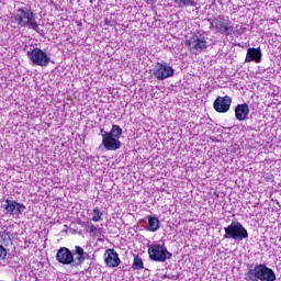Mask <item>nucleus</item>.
Returning a JSON list of instances; mask_svg holds the SVG:
<instances>
[{"label":"nucleus","mask_w":281,"mask_h":281,"mask_svg":"<svg viewBox=\"0 0 281 281\" xmlns=\"http://www.w3.org/2000/svg\"><path fill=\"white\" fill-rule=\"evenodd\" d=\"M173 3L178 5V8H186V7H191V8H196L198 3L194 0H173Z\"/></svg>","instance_id":"18"},{"label":"nucleus","mask_w":281,"mask_h":281,"mask_svg":"<svg viewBox=\"0 0 281 281\" xmlns=\"http://www.w3.org/2000/svg\"><path fill=\"white\" fill-rule=\"evenodd\" d=\"M147 254L149 256V260L154 262H166V260H170L172 258V254L168 251L166 245L164 244H150L148 245Z\"/></svg>","instance_id":"7"},{"label":"nucleus","mask_w":281,"mask_h":281,"mask_svg":"<svg viewBox=\"0 0 281 281\" xmlns=\"http://www.w3.org/2000/svg\"><path fill=\"white\" fill-rule=\"evenodd\" d=\"M104 262L106 267H110V269H115V267H120L122 260H120V255L117 251H115L113 248H110L104 252Z\"/></svg>","instance_id":"13"},{"label":"nucleus","mask_w":281,"mask_h":281,"mask_svg":"<svg viewBox=\"0 0 281 281\" xmlns=\"http://www.w3.org/2000/svg\"><path fill=\"white\" fill-rule=\"evenodd\" d=\"M85 229L88 234H98L101 228L95 227L92 223H88L86 224Z\"/></svg>","instance_id":"20"},{"label":"nucleus","mask_w":281,"mask_h":281,"mask_svg":"<svg viewBox=\"0 0 281 281\" xmlns=\"http://www.w3.org/2000/svg\"><path fill=\"white\" fill-rule=\"evenodd\" d=\"M153 76L156 80H168L175 76V68L168 63H156L153 68Z\"/></svg>","instance_id":"10"},{"label":"nucleus","mask_w":281,"mask_h":281,"mask_svg":"<svg viewBox=\"0 0 281 281\" xmlns=\"http://www.w3.org/2000/svg\"><path fill=\"white\" fill-rule=\"evenodd\" d=\"M26 56L32 65H37V67H48L49 63H52V57L38 47L27 50Z\"/></svg>","instance_id":"9"},{"label":"nucleus","mask_w":281,"mask_h":281,"mask_svg":"<svg viewBox=\"0 0 281 281\" xmlns=\"http://www.w3.org/2000/svg\"><path fill=\"white\" fill-rule=\"evenodd\" d=\"M211 30L216 34H224V36H232V32H234V24L229 22V18H225L220 15L210 20Z\"/></svg>","instance_id":"8"},{"label":"nucleus","mask_w":281,"mask_h":281,"mask_svg":"<svg viewBox=\"0 0 281 281\" xmlns=\"http://www.w3.org/2000/svg\"><path fill=\"white\" fill-rule=\"evenodd\" d=\"M100 132H101L102 142H104V133H109V132L104 131V128H101Z\"/></svg>","instance_id":"24"},{"label":"nucleus","mask_w":281,"mask_h":281,"mask_svg":"<svg viewBox=\"0 0 281 281\" xmlns=\"http://www.w3.org/2000/svg\"><path fill=\"white\" fill-rule=\"evenodd\" d=\"M11 23L18 25L19 27H27L41 34V27H38V22L36 21V15L34 11L29 8H19L11 14Z\"/></svg>","instance_id":"1"},{"label":"nucleus","mask_w":281,"mask_h":281,"mask_svg":"<svg viewBox=\"0 0 281 281\" xmlns=\"http://www.w3.org/2000/svg\"><path fill=\"white\" fill-rule=\"evenodd\" d=\"M235 117L239 122H245L249 117V105L247 103L238 104L235 108Z\"/></svg>","instance_id":"15"},{"label":"nucleus","mask_w":281,"mask_h":281,"mask_svg":"<svg viewBox=\"0 0 281 281\" xmlns=\"http://www.w3.org/2000/svg\"><path fill=\"white\" fill-rule=\"evenodd\" d=\"M245 63H262V50L260 48H248Z\"/></svg>","instance_id":"14"},{"label":"nucleus","mask_w":281,"mask_h":281,"mask_svg":"<svg viewBox=\"0 0 281 281\" xmlns=\"http://www.w3.org/2000/svg\"><path fill=\"white\" fill-rule=\"evenodd\" d=\"M247 281H276V272L265 263L256 265L246 272Z\"/></svg>","instance_id":"3"},{"label":"nucleus","mask_w":281,"mask_h":281,"mask_svg":"<svg viewBox=\"0 0 281 281\" xmlns=\"http://www.w3.org/2000/svg\"><path fill=\"white\" fill-rule=\"evenodd\" d=\"M1 238L3 239V240H10V233H8L7 231H4L3 233H2V235H1Z\"/></svg>","instance_id":"23"},{"label":"nucleus","mask_w":281,"mask_h":281,"mask_svg":"<svg viewBox=\"0 0 281 281\" xmlns=\"http://www.w3.org/2000/svg\"><path fill=\"white\" fill-rule=\"evenodd\" d=\"M225 234L223 238L227 240H235V243H240L245 238H249V232L240 222H232L228 226L224 227Z\"/></svg>","instance_id":"6"},{"label":"nucleus","mask_w":281,"mask_h":281,"mask_svg":"<svg viewBox=\"0 0 281 281\" xmlns=\"http://www.w3.org/2000/svg\"><path fill=\"white\" fill-rule=\"evenodd\" d=\"M184 44L188 50L195 56H199V54L207 49V38L201 32H195L187 37Z\"/></svg>","instance_id":"5"},{"label":"nucleus","mask_w":281,"mask_h":281,"mask_svg":"<svg viewBox=\"0 0 281 281\" xmlns=\"http://www.w3.org/2000/svg\"><path fill=\"white\" fill-rule=\"evenodd\" d=\"M7 257H8V250L5 249V247L0 245V260H5Z\"/></svg>","instance_id":"21"},{"label":"nucleus","mask_w":281,"mask_h":281,"mask_svg":"<svg viewBox=\"0 0 281 281\" xmlns=\"http://www.w3.org/2000/svg\"><path fill=\"white\" fill-rule=\"evenodd\" d=\"M213 106L217 113H227L232 106V97H217L213 103Z\"/></svg>","instance_id":"12"},{"label":"nucleus","mask_w":281,"mask_h":281,"mask_svg":"<svg viewBox=\"0 0 281 281\" xmlns=\"http://www.w3.org/2000/svg\"><path fill=\"white\" fill-rule=\"evenodd\" d=\"M122 133V127L113 124L111 131L103 134V140L99 148H102L103 146L106 150H120V148H122V142H120Z\"/></svg>","instance_id":"4"},{"label":"nucleus","mask_w":281,"mask_h":281,"mask_svg":"<svg viewBox=\"0 0 281 281\" xmlns=\"http://www.w3.org/2000/svg\"><path fill=\"white\" fill-rule=\"evenodd\" d=\"M3 210H5V214H9L10 216H15V218H19L22 213L25 212L26 207L25 205L7 199L4 203L2 204Z\"/></svg>","instance_id":"11"},{"label":"nucleus","mask_w":281,"mask_h":281,"mask_svg":"<svg viewBox=\"0 0 281 281\" xmlns=\"http://www.w3.org/2000/svg\"><path fill=\"white\" fill-rule=\"evenodd\" d=\"M88 254L80 246L75 247V254L69 248L61 247L57 250L56 260L60 265H70V267H80L87 260Z\"/></svg>","instance_id":"2"},{"label":"nucleus","mask_w":281,"mask_h":281,"mask_svg":"<svg viewBox=\"0 0 281 281\" xmlns=\"http://www.w3.org/2000/svg\"><path fill=\"white\" fill-rule=\"evenodd\" d=\"M233 32L236 36H240L245 33V29H243V26H240L239 29H238V26H236L235 31H233Z\"/></svg>","instance_id":"22"},{"label":"nucleus","mask_w":281,"mask_h":281,"mask_svg":"<svg viewBox=\"0 0 281 281\" xmlns=\"http://www.w3.org/2000/svg\"><path fill=\"white\" fill-rule=\"evenodd\" d=\"M132 269H134V271H142V269H144V260H142V257H139V255H136L134 257Z\"/></svg>","instance_id":"19"},{"label":"nucleus","mask_w":281,"mask_h":281,"mask_svg":"<svg viewBox=\"0 0 281 281\" xmlns=\"http://www.w3.org/2000/svg\"><path fill=\"white\" fill-rule=\"evenodd\" d=\"M161 227V222L155 216H147V232H158Z\"/></svg>","instance_id":"16"},{"label":"nucleus","mask_w":281,"mask_h":281,"mask_svg":"<svg viewBox=\"0 0 281 281\" xmlns=\"http://www.w3.org/2000/svg\"><path fill=\"white\" fill-rule=\"evenodd\" d=\"M90 216H92L91 221H93V223H100V221H102V216H104V213L100 206H95L90 213Z\"/></svg>","instance_id":"17"}]
</instances>
